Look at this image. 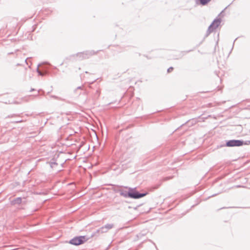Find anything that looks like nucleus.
Listing matches in <instances>:
<instances>
[{"label": "nucleus", "mask_w": 250, "mask_h": 250, "mask_svg": "<svg viewBox=\"0 0 250 250\" xmlns=\"http://www.w3.org/2000/svg\"><path fill=\"white\" fill-rule=\"evenodd\" d=\"M217 194H214V195H212L211 196H214L215 195H217Z\"/></svg>", "instance_id": "obj_22"}, {"label": "nucleus", "mask_w": 250, "mask_h": 250, "mask_svg": "<svg viewBox=\"0 0 250 250\" xmlns=\"http://www.w3.org/2000/svg\"><path fill=\"white\" fill-rule=\"evenodd\" d=\"M34 90H35V89H34V88H32V89H31V90H30V92L33 91H34Z\"/></svg>", "instance_id": "obj_20"}, {"label": "nucleus", "mask_w": 250, "mask_h": 250, "mask_svg": "<svg viewBox=\"0 0 250 250\" xmlns=\"http://www.w3.org/2000/svg\"><path fill=\"white\" fill-rule=\"evenodd\" d=\"M86 240L85 236H77L70 240L69 243L75 246H78L83 244Z\"/></svg>", "instance_id": "obj_4"}, {"label": "nucleus", "mask_w": 250, "mask_h": 250, "mask_svg": "<svg viewBox=\"0 0 250 250\" xmlns=\"http://www.w3.org/2000/svg\"><path fill=\"white\" fill-rule=\"evenodd\" d=\"M241 187L240 186H237V187Z\"/></svg>", "instance_id": "obj_23"}, {"label": "nucleus", "mask_w": 250, "mask_h": 250, "mask_svg": "<svg viewBox=\"0 0 250 250\" xmlns=\"http://www.w3.org/2000/svg\"><path fill=\"white\" fill-rule=\"evenodd\" d=\"M63 165H64V163L62 164L61 165V167H63Z\"/></svg>", "instance_id": "obj_19"}, {"label": "nucleus", "mask_w": 250, "mask_h": 250, "mask_svg": "<svg viewBox=\"0 0 250 250\" xmlns=\"http://www.w3.org/2000/svg\"><path fill=\"white\" fill-rule=\"evenodd\" d=\"M196 3L203 6L207 5L211 0H195Z\"/></svg>", "instance_id": "obj_7"}, {"label": "nucleus", "mask_w": 250, "mask_h": 250, "mask_svg": "<svg viewBox=\"0 0 250 250\" xmlns=\"http://www.w3.org/2000/svg\"><path fill=\"white\" fill-rule=\"evenodd\" d=\"M221 19L216 18L214 20L211 24L209 26L207 30L205 37H208L214 29H216L220 24Z\"/></svg>", "instance_id": "obj_3"}, {"label": "nucleus", "mask_w": 250, "mask_h": 250, "mask_svg": "<svg viewBox=\"0 0 250 250\" xmlns=\"http://www.w3.org/2000/svg\"><path fill=\"white\" fill-rule=\"evenodd\" d=\"M49 164L50 167L58 171H60L62 170L61 169H58V168H56L57 166L58 165V163H57L56 162L51 161V162H49Z\"/></svg>", "instance_id": "obj_8"}, {"label": "nucleus", "mask_w": 250, "mask_h": 250, "mask_svg": "<svg viewBox=\"0 0 250 250\" xmlns=\"http://www.w3.org/2000/svg\"><path fill=\"white\" fill-rule=\"evenodd\" d=\"M27 59H26L25 60V62L27 63V64H28V62H27Z\"/></svg>", "instance_id": "obj_18"}, {"label": "nucleus", "mask_w": 250, "mask_h": 250, "mask_svg": "<svg viewBox=\"0 0 250 250\" xmlns=\"http://www.w3.org/2000/svg\"><path fill=\"white\" fill-rule=\"evenodd\" d=\"M39 66L40 65H38V66L37 68V72L38 73L39 75L43 76L48 73V71L46 70H44L43 72H42L41 70H40L39 68Z\"/></svg>", "instance_id": "obj_10"}, {"label": "nucleus", "mask_w": 250, "mask_h": 250, "mask_svg": "<svg viewBox=\"0 0 250 250\" xmlns=\"http://www.w3.org/2000/svg\"><path fill=\"white\" fill-rule=\"evenodd\" d=\"M173 70V67H170L169 68H168L167 69V71L168 73H169V72H171Z\"/></svg>", "instance_id": "obj_14"}, {"label": "nucleus", "mask_w": 250, "mask_h": 250, "mask_svg": "<svg viewBox=\"0 0 250 250\" xmlns=\"http://www.w3.org/2000/svg\"><path fill=\"white\" fill-rule=\"evenodd\" d=\"M124 188L127 189L128 191H126L124 190L123 189H119L118 191L120 193V195L123 196L125 198H129V195L128 194L129 193V188L128 187H124Z\"/></svg>", "instance_id": "obj_6"}, {"label": "nucleus", "mask_w": 250, "mask_h": 250, "mask_svg": "<svg viewBox=\"0 0 250 250\" xmlns=\"http://www.w3.org/2000/svg\"><path fill=\"white\" fill-rule=\"evenodd\" d=\"M21 201H22L21 198L18 197V198H16V199H15L14 200H13L12 201V204H13V205H15V204L19 205V204H20L21 203Z\"/></svg>", "instance_id": "obj_9"}, {"label": "nucleus", "mask_w": 250, "mask_h": 250, "mask_svg": "<svg viewBox=\"0 0 250 250\" xmlns=\"http://www.w3.org/2000/svg\"><path fill=\"white\" fill-rule=\"evenodd\" d=\"M147 194V192L145 193H139L137 191L136 188H129V193L128 195H129L130 198L138 199L141 198H142Z\"/></svg>", "instance_id": "obj_2"}, {"label": "nucleus", "mask_w": 250, "mask_h": 250, "mask_svg": "<svg viewBox=\"0 0 250 250\" xmlns=\"http://www.w3.org/2000/svg\"><path fill=\"white\" fill-rule=\"evenodd\" d=\"M96 53L93 51H85L83 52H79L72 56V57H77V60L81 61L84 59H88L90 57L95 54Z\"/></svg>", "instance_id": "obj_1"}, {"label": "nucleus", "mask_w": 250, "mask_h": 250, "mask_svg": "<svg viewBox=\"0 0 250 250\" xmlns=\"http://www.w3.org/2000/svg\"><path fill=\"white\" fill-rule=\"evenodd\" d=\"M107 231H108L107 230L104 228V226L102 227L101 228H100L99 229H98L97 230V232L98 233H105Z\"/></svg>", "instance_id": "obj_11"}, {"label": "nucleus", "mask_w": 250, "mask_h": 250, "mask_svg": "<svg viewBox=\"0 0 250 250\" xmlns=\"http://www.w3.org/2000/svg\"><path fill=\"white\" fill-rule=\"evenodd\" d=\"M113 224H107L104 226V228L108 231V230L112 229L113 228Z\"/></svg>", "instance_id": "obj_12"}, {"label": "nucleus", "mask_w": 250, "mask_h": 250, "mask_svg": "<svg viewBox=\"0 0 250 250\" xmlns=\"http://www.w3.org/2000/svg\"><path fill=\"white\" fill-rule=\"evenodd\" d=\"M83 86H80L77 87V88L74 90V92L76 93L78 95H80L81 93H77V91L79 89L83 90Z\"/></svg>", "instance_id": "obj_13"}, {"label": "nucleus", "mask_w": 250, "mask_h": 250, "mask_svg": "<svg viewBox=\"0 0 250 250\" xmlns=\"http://www.w3.org/2000/svg\"><path fill=\"white\" fill-rule=\"evenodd\" d=\"M144 235V234H143V233H140V234H139V235H140V236H141V235Z\"/></svg>", "instance_id": "obj_21"}, {"label": "nucleus", "mask_w": 250, "mask_h": 250, "mask_svg": "<svg viewBox=\"0 0 250 250\" xmlns=\"http://www.w3.org/2000/svg\"><path fill=\"white\" fill-rule=\"evenodd\" d=\"M52 97L54 98H55V99H58V97L56 96H52Z\"/></svg>", "instance_id": "obj_17"}, {"label": "nucleus", "mask_w": 250, "mask_h": 250, "mask_svg": "<svg viewBox=\"0 0 250 250\" xmlns=\"http://www.w3.org/2000/svg\"><path fill=\"white\" fill-rule=\"evenodd\" d=\"M171 178V177H166L164 178V181H167V180L170 179Z\"/></svg>", "instance_id": "obj_15"}, {"label": "nucleus", "mask_w": 250, "mask_h": 250, "mask_svg": "<svg viewBox=\"0 0 250 250\" xmlns=\"http://www.w3.org/2000/svg\"><path fill=\"white\" fill-rule=\"evenodd\" d=\"M22 122V120H17V121H13V122L16 123H20V122Z\"/></svg>", "instance_id": "obj_16"}, {"label": "nucleus", "mask_w": 250, "mask_h": 250, "mask_svg": "<svg viewBox=\"0 0 250 250\" xmlns=\"http://www.w3.org/2000/svg\"><path fill=\"white\" fill-rule=\"evenodd\" d=\"M244 142L242 140H231L227 141L226 145H222L221 146H226L228 147L240 146L244 144Z\"/></svg>", "instance_id": "obj_5"}]
</instances>
